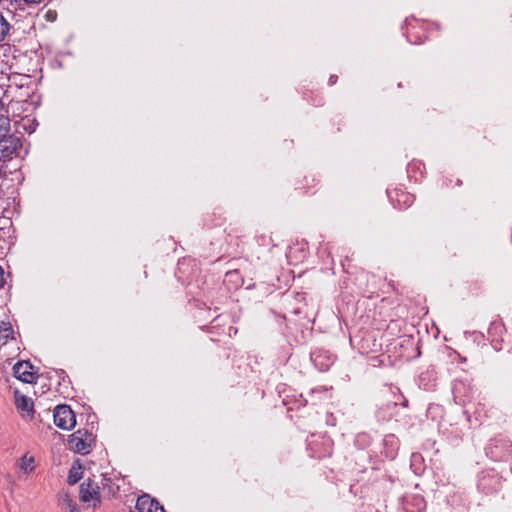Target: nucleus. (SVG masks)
<instances>
[{
  "mask_svg": "<svg viewBox=\"0 0 512 512\" xmlns=\"http://www.w3.org/2000/svg\"><path fill=\"white\" fill-rule=\"evenodd\" d=\"M96 444V436L88 430L79 429L67 438L68 449L74 453L89 454Z\"/></svg>",
  "mask_w": 512,
  "mask_h": 512,
  "instance_id": "nucleus-1",
  "label": "nucleus"
},
{
  "mask_svg": "<svg viewBox=\"0 0 512 512\" xmlns=\"http://www.w3.org/2000/svg\"><path fill=\"white\" fill-rule=\"evenodd\" d=\"M80 499L89 508H96L101 503L99 486L94 480L88 478L80 486Z\"/></svg>",
  "mask_w": 512,
  "mask_h": 512,
  "instance_id": "nucleus-2",
  "label": "nucleus"
},
{
  "mask_svg": "<svg viewBox=\"0 0 512 512\" xmlns=\"http://www.w3.org/2000/svg\"><path fill=\"white\" fill-rule=\"evenodd\" d=\"M4 349L7 355L17 354L20 350L15 332L9 323H0V351Z\"/></svg>",
  "mask_w": 512,
  "mask_h": 512,
  "instance_id": "nucleus-3",
  "label": "nucleus"
},
{
  "mask_svg": "<svg viewBox=\"0 0 512 512\" xmlns=\"http://www.w3.org/2000/svg\"><path fill=\"white\" fill-rule=\"evenodd\" d=\"M54 424L62 430H71L76 426V416L68 405H58L54 409Z\"/></svg>",
  "mask_w": 512,
  "mask_h": 512,
  "instance_id": "nucleus-4",
  "label": "nucleus"
},
{
  "mask_svg": "<svg viewBox=\"0 0 512 512\" xmlns=\"http://www.w3.org/2000/svg\"><path fill=\"white\" fill-rule=\"evenodd\" d=\"M17 379L25 383H33L37 378V370L27 361H21L13 367Z\"/></svg>",
  "mask_w": 512,
  "mask_h": 512,
  "instance_id": "nucleus-5",
  "label": "nucleus"
},
{
  "mask_svg": "<svg viewBox=\"0 0 512 512\" xmlns=\"http://www.w3.org/2000/svg\"><path fill=\"white\" fill-rule=\"evenodd\" d=\"M135 512H165V509L157 499L143 494L136 501Z\"/></svg>",
  "mask_w": 512,
  "mask_h": 512,
  "instance_id": "nucleus-6",
  "label": "nucleus"
},
{
  "mask_svg": "<svg viewBox=\"0 0 512 512\" xmlns=\"http://www.w3.org/2000/svg\"><path fill=\"white\" fill-rule=\"evenodd\" d=\"M15 405L21 417L31 420L34 415V402L30 397H27L19 392H15Z\"/></svg>",
  "mask_w": 512,
  "mask_h": 512,
  "instance_id": "nucleus-7",
  "label": "nucleus"
},
{
  "mask_svg": "<svg viewBox=\"0 0 512 512\" xmlns=\"http://www.w3.org/2000/svg\"><path fill=\"white\" fill-rule=\"evenodd\" d=\"M20 147V140L14 135L4 136L0 139V153L4 160H9L17 153Z\"/></svg>",
  "mask_w": 512,
  "mask_h": 512,
  "instance_id": "nucleus-8",
  "label": "nucleus"
},
{
  "mask_svg": "<svg viewBox=\"0 0 512 512\" xmlns=\"http://www.w3.org/2000/svg\"><path fill=\"white\" fill-rule=\"evenodd\" d=\"M36 457L31 452L24 453L17 461V467L21 474L28 476L36 469Z\"/></svg>",
  "mask_w": 512,
  "mask_h": 512,
  "instance_id": "nucleus-9",
  "label": "nucleus"
},
{
  "mask_svg": "<svg viewBox=\"0 0 512 512\" xmlns=\"http://www.w3.org/2000/svg\"><path fill=\"white\" fill-rule=\"evenodd\" d=\"M85 475V466L80 460H76L72 463L67 480L70 484H75L81 480Z\"/></svg>",
  "mask_w": 512,
  "mask_h": 512,
  "instance_id": "nucleus-10",
  "label": "nucleus"
},
{
  "mask_svg": "<svg viewBox=\"0 0 512 512\" xmlns=\"http://www.w3.org/2000/svg\"><path fill=\"white\" fill-rule=\"evenodd\" d=\"M60 505L65 512H79V507L75 500L68 494L60 497Z\"/></svg>",
  "mask_w": 512,
  "mask_h": 512,
  "instance_id": "nucleus-11",
  "label": "nucleus"
},
{
  "mask_svg": "<svg viewBox=\"0 0 512 512\" xmlns=\"http://www.w3.org/2000/svg\"><path fill=\"white\" fill-rule=\"evenodd\" d=\"M10 130V120L7 116L1 114L0 115V139H2L4 136L11 135L9 133Z\"/></svg>",
  "mask_w": 512,
  "mask_h": 512,
  "instance_id": "nucleus-12",
  "label": "nucleus"
},
{
  "mask_svg": "<svg viewBox=\"0 0 512 512\" xmlns=\"http://www.w3.org/2000/svg\"><path fill=\"white\" fill-rule=\"evenodd\" d=\"M10 281V273L0 265V289H3Z\"/></svg>",
  "mask_w": 512,
  "mask_h": 512,
  "instance_id": "nucleus-13",
  "label": "nucleus"
},
{
  "mask_svg": "<svg viewBox=\"0 0 512 512\" xmlns=\"http://www.w3.org/2000/svg\"><path fill=\"white\" fill-rule=\"evenodd\" d=\"M9 31V24L5 20V18L0 15V41L5 38Z\"/></svg>",
  "mask_w": 512,
  "mask_h": 512,
  "instance_id": "nucleus-14",
  "label": "nucleus"
},
{
  "mask_svg": "<svg viewBox=\"0 0 512 512\" xmlns=\"http://www.w3.org/2000/svg\"><path fill=\"white\" fill-rule=\"evenodd\" d=\"M24 1L27 3H38V2H41L42 0H24Z\"/></svg>",
  "mask_w": 512,
  "mask_h": 512,
  "instance_id": "nucleus-15",
  "label": "nucleus"
},
{
  "mask_svg": "<svg viewBox=\"0 0 512 512\" xmlns=\"http://www.w3.org/2000/svg\"><path fill=\"white\" fill-rule=\"evenodd\" d=\"M3 109H4V106H3L2 101L0 100V113L3 111Z\"/></svg>",
  "mask_w": 512,
  "mask_h": 512,
  "instance_id": "nucleus-16",
  "label": "nucleus"
}]
</instances>
